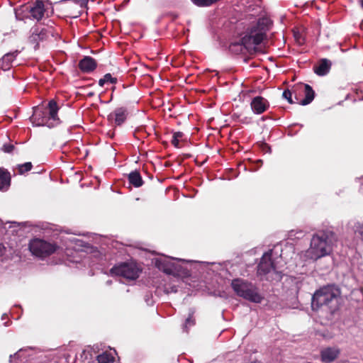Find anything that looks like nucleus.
Wrapping results in <instances>:
<instances>
[{
    "instance_id": "nucleus-1",
    "label": "nucleus",
    "mask_w": 363,
    "mask_h": 363,
    "mask_svg": "<svg viewBox=\"0 0 363 363\" xmlns=\"http://www.w3.org/2000/svg\"><path fill=\"white\" fill-rule=\"evenodd\" d=\"M272 21L267 17L259 18L256 24L251 26L248 33L244 36L241 42L231 43L229 46L230 52L240 54L247 50L250 53L256 51V46L259 45L266 36V33L271 28Z\"/></svg>"
},
{
    "instance_id": "nucleus-2",
    "label": "nucleus",
    "mask_w": 363,
    "mask_h": 363,
    "mask_svg": "<svg viewBox=\"0 0 363 363\" xmlns=\"http://www.w3.org/2000/svg\"><path fill=\"white\" fill-rule=\"evenodd\" d=\"M337 242V235L330 230H323L314 235L311 240L306 257L316 260L330 255Z\"/></svg>"
},
{
    "instance_id": "nucleus-3",
    "label": "nucleus",
    "mask_w": 363,
    "mask_h": 363,
    "mask_svg": "<svg viewBox=\"0 0 363 363\" xmlns=\"http://www.w3.org/2000/svg\"><path fill=\"white\" fill-rule=\"evenodd\" d=\"M340 291L334 286H326L316 291L312 297L313 310L325 308L331 312L336 309Z\"/></svg>"
},
{
    "instance_id": "nucleus-4",
    "label": "nucleus",
    "mask_w": 363,
    "mask_h": 363,
    "mask_svg": "<svg viewBox=\"0 0 363 363\" xmlns=\"http://www.w3.org/2000/svg\"><path fill=\"white\" fill-rule=\"evenodd\" d=\"M272 250L265 252L257 266V274L260 279L279 281L281 279V272L277 266V261L272 257Z\"/></svg>"
},
{
    "instance_id": "nucleus-5",
    "label": "nucleus",
    "mask_w": 363,
    "mask_h": 363,
    "mask_svg": "<svg viewBox=\"0 0 363 363\" xmlns=\"http://www.w3.org/2000/svg\"><path fill=\"white\" fill-rule=\"evenodd\" d=\"M231 286L238 296L251 302L260 303L263 298L259 294L257 288L251 282L244 279H233Z\"/></svg>"
},
{
    "instance_id": "nucleus-6",
    "label": "nucleus",
    "mask_w": 363,
    "mask_h": 363,
    "mask_svg": "<svg viewBox=\"0 0 363 363\" xmlns=\"http://www.w3.org/2000/svg\"><path fill=\"white\" fill-rule=\"evenodd\" d=\"M49 113L47 116L46 113L41 108L35 107L34 108L33 114L30 117V121L36 125H47L48 127L52 126L53 124L49 123L50 120L57 121V111L58 106L57 103L54 100H51L48 103Z\"/></svg>"
},
{
    "instance_id": "nucleus-7",
    "label": "nucleus",
    "mask_w": 363,
    "mask_h": 363,
    "mask_svg": "<svg viewBox=\"0 0 363 363\" xmlns=\"http://www.w3.org/2000/svg\"><path fill=\"white\" fill-rule=\"evenodd\" d=\"M28 247L32 255L40 258H45L51 255L57 249V246L55 243L40 238L31 240Z\"/></svg>"
},
{
    "instance_id": "nucleus-8",
    "label": "nucleus",
    "mask_w": 363,
    "mask_h": 363,
    "mask_svg": "<svg viewBox=\"0 0 363 363\" xmlns=\"http://www.w3.org/2000/svg\"><path fill=\"white\" fill-rule=\"evenodd\" d=\"M28 10L31 17L38 21H40L45 15L48 17L54 12L52 4L48 0H36L28 7Z\"/></svg>"
},
{
    "instance_id": "nucleus-9",
    "label": "nucleus",
    "mask_w": 363,
    "mask_h": 363,
    "mask_svg": "<svg viewBox=\"0 0 363 363\" xmlns=\"http://www.w3.org/2000/svg\"><path fill=\"white\" fill-rule=\"evenodd\" d=\"M139 268L133 263H121L111 269L112 275L122 277L127 280H135L140 274Z\"/></svg>"
},
{
    "instance_id": "nucleus-10",
    "label": "nucleus",
    "mask_w": 363,
    "mask_h": 363,
    "mask_svg": "<svg viewBox=\"0 0 363 363\" xmlns=\"http://www.w3.org/2000/svg\"><path fill=\"white\" fill-rule=\"evenodd\" d=\"M128 112L126 108L120 107L116 108L108 116V119L117 125H121L126 120Z\"/></svg>"
},
{
    "instance_id": "nucleus-11",
    "label": "nucleus",
    "mask_w": 363,
    "mask_h": 363,
    "mask_svg": "<svg viewBox=\"0 0 363 363\" xmlns=\"http://www.w3.org/2000/svg\"><path fill=\"white\" fill-rule=\"evenodd\" d=\"M250 106L255 113L261 114L269 108V102L262 96H256L252 100Z\"/></svg>"
},
{
    "instance_id": "nucleus-12",
    "label": "nucleus",
    "mask_w": 363,
    "mask_h": 363,
    "mask_svg": "<svg viewBox=\"0 0 363 363\" xmlns=\"http://www.w3.org/2000/svg\"><path fill=\"white\" fill-rule=\"evenodd\" d=\"M340 350L336 347H326L320 352V359L324 363L333 362L339 355Z\"/></svg>"
},
{
    "instance_id": "nucleus-13",
    "label": "nucleus",
    "mask_w": 363,
    "mask_h": 363,
    "mask_svg": "<svg viewBox=\"0 0 363 363\" xmlns=\"http://www.w3.org/2000/svg\"><path fill=\"white\" fill-rule=\"evenodd\" d=\"M79 69L84 72H91L96 67V62L94 59L89 56H86L79 62Z\"/></svg>"
},
{
    "instance_id": "nucleus-14",
    "label": "nucleus",
    "mask_w": 363,
    "mask_h": 363,
    "mask_svg": "<svg viewBox=\"0 0 363 363\" xmlns=\"http://www.w3.org/2000/svg\"><path fill=\"white\" fill-rule=\"evenodd\" d=\"M331 65V62L329 60L324 58L319 61L318 64L314 67L313 69L316 74L319 76H324L329 72Z\"/></svg>"
},
{
    "instance_id": "nucleus-15",
    "label": "nucleus",
    "mask_w": 363,
    "mask_h": 363,
    "mask_svg": "<svg viewBox=\"0 0 363 363\" xmlns=\"http://www.w3.org/2000/svg\"><path fill=\"white\" fill-rule=\"evenodd\" d=\"M18 54L17 50L5 54L0 60L1 68L4 70H9Z\"/></svg>"
},
{
    "instance_id": "nucleus-16",
    "label": "nucleus",
    "mask_w": 363,
    "mask_h": 363,
    "mask_svg": "<svg viewBox=\"0 0 363 363\" xmlns=\"http://www.w3.org/2000/svg\"><path fill=\"white\" fill-rule=\"evenodd\" d=\"M11 184L10 173L5 169L0 167V190L7 191Z\"/></svg>"
},
{
    "instance_id": "nucleus-17",
    "label": "nucleus",
    "mask_w": 363,
    "mask_h": 363,
    "mask_svg": "<svg viewBox=\"0 0 363 363\" xmlns=\"http://www.w3.org/2000/svg\"><path fill=\"white\" fill-rule=\"evenodd\" d=\"M305 98L298 102L300 105L306 106L311 103L314 99L315 92L308 84L304 86Z\"/></svg>"
},
{
    "instance_id": "nucleus-18",
    "label": "nucleus",
    "mask_w": 363,
    "mask_h": 363,
    "mask_svg": "<svg viewBox=\"0 0 363 363\" xmlns=\"http://www.w3.org/2000/svg\"><path fill=\"white\" fill-rule=\"evenodd\" d=\"M128 181L135 187H140L143 184V180L139 172L133 171L128 174Z\"/></svg>"
},
{
    "instance_id": "nucleus-19",
    "label": "nucleus",
    "mask_w": 363,
    "mask_h": 363,
    "mask_svg": "<svg viewBox=\"0 0 363 363\" xmlns=\"http://www.w3.org/2000/svg\"><path fill=\"white\" fill-rule=\"evenodd\" d=\"M45 35V30L41 29L40 30L38 28H34L32 31V34L29 37V41L30 43L33 44H36V45L38 43V41L40 38V35Z\"/></svg>"
},
{
    "instance_id": "nucleus-20",
    "label": "nucleus",
    "mask_w": 363,
    "mask_h": 363,
    "mask_svg": "<svg viewBox=\"0 0 363 363\" xmlns=\"http://www.w3.org/2000/svg\"><path fill=\"white\" fill-rule=\"evenodd\" d=\"M97 361L99 363H113L114 357L110 353L104 352L97 356Z\"/></svg>"
},
{
    "instance_id": "nucleus-21",
    "label": "nucleus",
    "mask_w": 363,
    "mask_h": 363,
    "mask_svg": "<svg viewBox=\"0 0 363 363\" xmlns=\"http://www.w3.org/2000/svg\"><path fill=\"white\" fill-rule=\"evenodd\" d=\"M33 167L32 163L28 162L18 166V174H23L30 171Z\"/></svg>"
},
{
    "instance_id": "nucleus-22",
    "label": "nucleus",
    "mask_w": 363,
    "mask_h": 363,
    "mask_svg": "<svg viewBox=\"0 0 363 363\" xmlns=\"http://www.w3.org/2000/svg\"><path fill=\"white\" fill-rule=\"evenodd\" d=\"M354 233L363 241V222H357L354 225Z\"/></svg>"
},
{
    "instance_id": "nucleus-23",
    "label": "nucleus",
    "mask_w": 363,
    "mask_h": 363,
    "mask_svg": "<svg viewBox=\"0 0 363 363\" xmlns=\"http://www.w3.org/2000/svg\"><path fill=\"white\" fill-rule=\"evenodd\" d=\"M193 313H191L189 316L186 318L184 325H183V329L185 332H188V327L194 325L195 320L193 318Z\"/></svg>"
},
{
    "instance_id": "nucleus-24",
    "label": "nucleus",
    "mask_w": 363,
    "mask_h": 363,
    "mask_svg": "<svg viewBox=\"0 0 363 363\" xmlns=\"http://www.w3.org/2000/svg\"><path fill=\"white\" fill-rule=\"evenodd\" d=\"M183 136V133L182 132H176L173 135V138L172 140V145L176 147H179V138H181Z\"/></svg>"
},
{
    "instance_id": "nucleus-25",
    "label": "nucleus",
    "mask_w": 363,
    "mask_h": 363,
    "mask_svg": "<svg viewBox=\"0 0 363 363\" xmlns=\"http://www.w3.org/2000/svg\"><path fill=\"white\" fill-rule=\"evenodd\" d=\"M282 96L284 99H286L289 101V103H290V104L294 103V101L292 100V97H291L292 94H291V91H289V89L285 90L283 92Z\"/></svg>"
},
{
    "instance_id": "nucleus-26",
    "label": "nucleus",
    "mask_w": 363,
    "mask_h": 363,
    "mask_svg": "<svg viewBox=\"0 0 363 363\" xmlns=\"http://www.w3.org/2000/svg\"><path fill=\"white\" fill-rule=\"evenodd\" d=\"M104 80L106 82H110L111 84L116 83V78L112 77L111 74H106L104 76Z\"/></svg>"
},
{
    "instance_id": "nucleus-27",
    "label": "nucleus",
    "mask_w": 363,
    "mask_h": 363,
    "mask_svg": "<svg viewBox=\"0 0 363 363\" xmlns=\"http://www.w3.org/2000/svg\"><path fill=\"white\" fill-rule=\"evenodd\" d=\"M14 148H15V146L12 144H4L2 147L3 150L7 153L12 152L13 151Z\"/></svg>"
},
{
    "instance_id": "nucleus-28",
    "label": "nucleus",
    "mask_w": 363,
    "mask_h": 363,
    "mask_svg": "<svg viewBox=\"0 0 363 363\" xmlns=\"http://www.w3.org/2000/svg\"><path fill=\"white\" fill-rule=\"evenodd\" d=\"M156 265L157 266V267L159 269H162L163 271H164L167 273H169V269H167L164 266H163L162 260H157Z\"/></svg>"
},
{
    "instance_id": "nucleus-29",
    "label": "nucleus",
    "mask_w": 363,
    "mask_h": 363,
    "mask_svg": "<svg viewBox=\"0 0 363 363\" xmlns=\"http://www.w3.org/2000/svg\"><path fill=\"white\" fill-rule=\"evenodd\" d=\"M145 301L147 303V305L152 304V295L151 294H146L145 296Z\"/></svg>"
},
{
    "instance_id": "nucleus-30",
    "label": "nucleus",
    "mask_w": 363,
    "mask_h": 363,
    "mask_svg": "<svg viewBox=\"0 0 363 363\" xmlns=\"http://www.w3.org/2000/svg\"><path fill=\"white\" fill-rule=\"evenodd\" d=\"M5 247L2 244H0V256H2L4 253Z\"/></svg>"
},
{
    "instance_id": "nucleus-31",
    "label": "nucleus",
    "mask_w": 363,
    "mask_h": 363,
    "mask_svg": "<svg viewBox=\"0 0 363 363\" xmlns=\"http://www.w3.org/2000/svg\"><path fill=\"white\" fill-rule=\"evenodd\" d=\"M106 83V81L104 80V77L101 79H99V84L101 86H103L104 85V84Z\"/></svg>"
},
{
    "instance_id": "nucleus-32",
    "label": "nucleus",
    "mask_w": 363,
    "mask_h": 363,
    "mask_svg": "<svg viewBox=\"0 0 363 363\" xmlns=\"http://www.w3.org/2000/svg\"><path fill=\"white\" fill-rule=\"evenodd\" d=\"M45 37H46V34L45 35H40V38H38V39H39V40H43Z\"/></svg>"
},
{
    "instance_id": "nucleus-33",
    "label": "nucleus",
    "mask_w": 363,
    "mask_h": 363,
    "mask_svg": "<svg viewBox=\"0 0 363 363\" xmlns=\"http://www.w3.org/2000/svg\"><path fill=\"white\" fill-rule=\"evenodd\" d=\"M298 234H299V235H298V238H300V237H301V236H303V231H299V232H298Z\"/></svg>"
},
{
    "instance_id": "nucleus-34",
    "label": "nucleus",
    "mask_w": 363,
    "mask_h": 363,
    "mask_svg": "<svg viewBox=\"0 0 363 363\" xmlns=\"http://www.w3.org/2000/svg\"><path fill=\"white\" fill-rule=\"evenodd\" d=\"M359 3L361 4V6L362 7L363 9V0H359Z\"/></svg>"
},
{
    "instance_id": "nucleus-35",
    "label": "nucleus",
    "mask_w": 363,
    "mask_h": 363,
    "mask_svg": "<svg viewBox=\"0 0 363 363\" xmlns=\"http://www.w3.org/2000/svg\"><path fill=\"white\" fill-rule=\"evenodd\" d=\"M106 283H107V284H111V280L107 281V282H106Z\"/></svg>"
},
{
    "instance_id": "nucleus-36",
    "label": "nucleus",
    "mask_w": 363,
    "mask_h": 363,
    "mask_svg": "<svg viewBox=\"0 0 363 363\" xmlns=\"http://www.w3.org/2000/svg\"><path fill=\"white\" fill-rule=\"evenodd\" d=\"M362 292H363V288L361 289Z\"/></svg>"
}]
</instances>
